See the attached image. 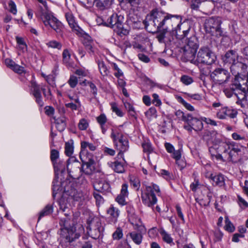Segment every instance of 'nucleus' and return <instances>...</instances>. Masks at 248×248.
Instances as JSON below:
<instances>
[{"label": "nucleus", "mask_w": 248, "mask_h": 248, "mask_svg": "<svg viewBox=\"0 0 248 248\" xmlns=\"http://www.w3.org/2000/svg\"><path fill=\"white\" fill-rule=\"evenodd\" d=\"M187 124H192L193 130L198 131H201L203 128V123L202 121L197 118L193 117L191 115L189 116Z\"/></svg>", "instance_id": "nucleus-26"}, {"label": "nucleus", "mask_w": 248, "mask_h": 248, "mask_svg": "<svg viewBox=\"0 0 248 248\" xmlns=\"http://www.w3.org/2000/svg\"><path fill=\"white\" fill-rule=\"evenodd\" d=\"M180 81L185 85H189L193 82L194 80L192 77L184 75L181 77Z\"/></svg>", "instance_id": "nucleus-44"}, {"label": "nucleus", "mask_w": 248, "mask_h": 248, "mask_svg": "<svg viewBox=\"0 0 248 248\" xmlns=\"http://www.w3.org/2000/svg\"><path fill=\"white\" fill-rule=\"evenodd\" d=\"M97 64L98 69L101 75L103 76H107L108 74L109 71L108 68L104 62L102 61H98Z\"/></svg>", "instance_id": "nucleus-32"}, {"label": "nucleus", "mask_w": 248, "mask_h": 248, "mask_svg": "<svg viewBox=\"0 0 248 248\" xmlns=\"http://www.w3.org/2000/svg\"><path fill=\"white\" fill-rule=\"evenodd\" d=\"M237 114V110L236 109L224 106L218 109L217 117L219 119H225L228 117L234 119L236 117Z\"/></svg>", "instance_id": "nucleus-18"}, {"label": "nucleus", "mask_w": 248, "mask_h": 248, "mask_svg": "<svg viewBox=\"0 0 248 248\" xmlns=\"http://www.w3.org/2000/svg\"><path fill=\"white\" fill-rule=\"evenodd\" d=\"M238 202L242 209H245L248 207V203L241 197L238 196Z\"/></svg>", "instance_id": "nucleus-60"}, {"label": "nucleus", "mask_w": 248, "mask_h": 248, "mask_svg": "<svg viewBox=\"0 0 248 248\" xmlns=\"http://www.w3.org/2000/svg\"><path fill=\"white\" fill-rule=\"evenodd\" d=\"M55 172H63L65 170V163L62 160H58L53 163Z\"/></svg>", "instance_id": "nucleus-35"}, {"label": "nucleus", "mask_w": 248, "mask_h": 248, "mask_svg": "<svg viewBox=\"0 0 248 248\" xmlns=\"http://www.w3.org/2000/svg\"><path fill=\"white\" fill-rule=\"evenodd\" d=\"M152 96L153 98L152 103L155 104L156 106H160L162 103L160 99L159 98L158 95L156 93H153Z\"/></svg>", "instance_id": "nucleus-63"}, {"label": "nucleus", "mask_w": 248, "mask_h": 248, "mask_svg": "<svg viewBox=\"0 0 248 248\" xmlns=\"http://www.w3.org/2000/svg\"><path fill=\"white\" fill-rule=\"evenodd\" d=\"M111 109L113 112H115L118 116L122 117L124 115L123 112L117 107L116 103H112L111 104Z\"/></svg>", "instance_id": "nucleus-54"}, {"label": "nucleus", "mask_w": 248, "mask_h": 248, "mask_svg": "<svg viewBox=\"0 0 248 248\" xmlns=\"http://www.w3.org/2000/svg\"><path fill=\"white\" fill-rule=\"evenodd\" d=\"M142 146L143 149V151L144 152L147 153H151L153 151V148L152 147L151 144L149 142H145L142 144Z\"/></svg>", "instance_id": "nucleus-57"}, {"label": "nucleus", "mask_w": 248, "mask_h": 248, "mask_svg": "<svg viewBox=\"0 0 248 248\" xmlns=\"http://www.w3.org/2000/svg\"><path fill=\"white\" fill-rule=\"evenodd\" d=\"M96 120L100 125H104L107 122V118L104 114H101L96 118Z\"/></svg>", "instance_id": "nucleus-61"}, {"label": "nucleus", "mask_w": 248, "mask_h": 248, "mask_svg": "<svg viewBox=\"0 0 248 248\" xmlns=\"http://www.w3.org/2000/svg\"><path fill=\"white\" fill-rule=\"evenodd\" d=\"M210 78L215 84L221 85L228 81L230 74L228 70L222 68H217L211 73Z\"/></svg>", "instance_id": "nucleus-14"}, {"label": "nucleus", "mask_w": 248, "mask_h": 248, "mask_svg": "<svg viewBox=\"0 0 248 248\" xmlns=\"http://www.w3.org/2000/svg\"><path fill=\"white\" fill-rule=\"evenodd\" d=\"M224 227L225 230L229 232H233L235 230L234 226L228 217L225 218V225Z\"/></svg>", "instance_id": "nucleus-50"}, {"label": "nucleus", "mask_w": 248, "mask_h": 248, "mask_svg": "<svg viewBox=\"0 0 248 248\" xmlns=\"http://www.w3.org/2000/svg\"><path fill=\"white\" fill-rule=\"evenodd\" d=\"M69 197L67 198L65 196H62L59 201L60 209L62 212H66L64 214L65 216H68L70 214V204L68 200L73 199L75 201H78L80 198V194L78 193L75 189H72V191H68Z\"/></svg>", "instance_id": "nucleus-12"}, {"label": "nucleus", "mask_w": 248, "mask_h": 248, "mask_svg": "<svg viewBox=\"0 0 248 248\" xmlns=\"http://www.w3.org/2000/svg\"><path fill=\"white\" fill-rule=\"evenodd\" d=\"M71 55L69 50L67 49H64L62 52V62L66 66H71Z\"/></svg>", "instance_id": "nucleus-36"}, {"label": "nucleus", "mask_w": 248, "mask_h": 248, "mask_svg": "<svg viewBox=\"0 0 248 248\" xmlns=\"http://www.w3.org/2000/svg\"><path fill=\"white\" fill-rule=\"evenodd\" d=\"M218 152L228 155L227 159L233 163L241 160V150L239 145L235 142H222L218 146Z\"/></svg>", "instance_id": "nucleus-4"}, {"label": "nucleus", "mask_w": 248, "mask_h": 248, "mask_svg": "<svg viewBox=\"0 0 248 248\" xmlns=\"http://www.w3.org/2000/svg\"><path fill=\"white\" fill-rule=\"evenodd\" d=\"M11 69L18 74H21L24 72V67L16 64V63Z\"/></svg>", "instance_id": "nucleus-64"}, {"label": "nucleus", "mask_w": 248, "mask_h": 248, "mask_svg": "<svg viewBox=\"0 0 248 248\" xmlns=\"http://www.w3.org/2000/svg\"><path fill=\"white\" fill-rule=\"evenodd\" d=\"M130 184L133 188L138 190L140 187V182L137 177L135 176H130Z\"/></svg>", "instance_id": "nucleus-39"}, {"label": "nucleus", "mask_w": 248, "mask_h": 248, "mask_svg": "<svg viewBox=\"0 0 248 248\" xmlns=\"http://www.w3.org/2000/svg\"><path fill=\"white\" fill-rule=\"evenodd\" d=\"M84 46L86 47L87 51L89 53H93V41L91 39V37L89 36H87L84 38L83 42Z\"/></svg>", "instance_id": "nucleus-31"}, {"label": "nucleus", "mask_w": 248, "mask_h": 248, "mask_svg": "<svg viewBox=\"0 0 248 248\" xmlns=\"http://www.w3.org/2000/svg\"><path fill=\"white\" fill-rule=\"evenodd\" d=\"M186 24L180 23L178 17L174 18L172 15L165 16L164 21V30L174 31L177 39L182 40L187 37L190 31V27L185 28Z\"/></svg>", "instance_id": "nucleus-2"}, {"label": "nucleus", "mask_w": 248, "mask_h": 248, "mask_svg": "<svg viewBox=\"0 0 248 248\" xmlns=\"http://www.w3.org/2000/svg\"><path fill=\"white\" fill-rule=\"evenodd\" d=\"M156 38L160 43H164L166 45H170L174 43L176 35L174 31L164 30L159 31Z\"/></svg>", "instance_id": "nucleus-16"}, {"label": "nucleus", "mask_w": 248, "mask_h": 248, "mask_svg": "<svg viewBox=\"0 0 248 248\" xmlns=\"http://www.w3.org/2000/svg\"><path fill=\"white\" fill-rule=\"evenodd\" d=\"M111 166L116 172L123 173L125 171L124 165L118 161L111 162Z\"/></svg>", "instance_id": "nucleus-33"}, {"label": "nucleus", "mask_w": 248, "mask_h": 248, "mask_svg": "<svg viewBox=\"0 0 248 248\" xmlns=\"http://www.w3.org/2000/svg\"><path fill=\"white\" fill-rule=\"evenodd\" d=\"M145 115L149 118L152 117H156V110L155 108H150L146 112Z\"/></svg>", "instance_id": "nucleus-53"}, {"label": "nucleus", "mask_w": 248, "mask_h": 248, "mask_svg": "<svg viewBox=\"0 0 248 248\" xmlns=\"http://www.w3.org/2000/svg\"><path fill=\"white\" fill-rule=\"evenodd\" d=\"M61 183L58 182L57 179L55 178L53 181V196L55 197L56 195L58 193L59 191L62 190V186L60 185Z\"/></svg>", "instance_id": "nucleus-38"}, {"label": "nucleus", "mask_w": 248, "mask_h": 248, "mask_svg": "<svg viewBox=\"0 0 248 248\" xmlns=\"http://www.w3.org/2000/svg\"><path fill=\"white\" fill-rule=\"evenodd\" d=\"M65 17L69 25L73 30L78 31L80 29L76 22L75 18L71 13L68 12L65 14Z\"/></svg>", "instance_id": "nucleus-27"}, {"label": "nucleus", "mask_w": 248, "mask_h": 248, "mask_svg": "<svg viewBox=\"0 0 248 248\" xmlns=\"http://www.w3.org/2000/svg\"><path fill=\"white\" fill-rule=\"evenodd\" d=\"M95 162L92 156L81 165V172L87 175H92L95 171Z\"/></svg>", "instance_id": "nucleus-22"}, {"label": "nucleus", "mask_w": 248, "mask_h": 248, "mask_svg": "<svg viewBox=\"0 0 248 248\" xmlns=\"http://www.w3.org/2000/svg\"><path fill=\"white\" fill-rule=\"evenodd\" d=\"M89 7L95 5L98 9L101 11L108 10L111 8L114 0H85Z\"/></svg>", "instance_id": "nucleus-19"}, {"label": "nucleus", "mask_w": 248, "mask_h": 248, "mask_svg": "<svg viewBox=\"0 0 248 248\" xmlns=\"http://www.w3.org/2000/svg\"><path fill=\"white\" fill-rule=\"evenodd\" d=\"M175 114L179 120L186 123L188 121L187 120L189 119V116L191 115L190 114L185 115L184 112L180 110H177L175 112Z\"/></svg>", "instance_id": "nucleus-42"}, {"label": "nucleus", "mask_w": 248, "mask_h": 248, "mask_svg": "<svg viewBox=\"0 0 248 248\" xmlns=\"http://www.w3.org/2000/svg\"><path fill=\"white\" fill-rule=\"evenodd\" d=\"M236 88L238 93L241 96H238V99L245 101L247 100V94L248 93V79L246 77L236 76L233 83L232 84V88Z\"/></svg>", "instance_id": "nucleus-11"}, {"label": "nucleus", "mask_w": 248, "mask_h": 248, "mask_svg": "<svg viewBox=\"0 0 248 248\" xmlns=\"http://www.w3.org/2000/svg\"><path fill=\"white\" fill-rule=\"evenodd\" d=\"M199 47V40L195 35H192L185 40L183 49L184 57L187 61L196 54Z\"/></svg>", "instance_id": "nucleus-10"}, {"label": "nucleus", "mask_w": 248, "mask_h": 248, "mask_svg": "<svg viewBox=\"0 0 248 248\" xmlns=\"http://www.w3.org/2000/svg\"><path fill=\"white\" fill-rule=\"evenodd\" d=\"M8 6L9 12L14 15H16L17 9L15 2L12 0H10L8 3Z\"/></svg>", "instance_id": "nucleus-58"}, {"label": "nucleus", "mask_w": 248, "mask_h": 248, "mask_svg": "<svg viewBox=\"0 0 248 248\" xmlns=\"http://www.w3.org/2000/svg\"><path fill=\"white\" fill-rule=\"evenodd\" d=\"M78 82L77 78L75 76H71L68 81L71 88H75Z\"/></svg>", "instance_id": "nucleus-59"}, {"label": "nucleus", "mask_w": 248, "mask_h": 248, "mask_svg": "<svg viewBox=\"0 0 248 248\" xmlns=\"http://www.w3.org/2000/svg\"><path fill=\"white\" fill-rule=\"evenodd\" d=\"M94 189L97 192L105 193L109 191V184L103 180H97L93 184Z\"/></svg>", "instance_id": "nucleus-24"}, {"label": "nucleus", "mask_w": 248, "mask_h": 248, "mask_svg": "<svg viewBox=\"0 0 248 248\" xmlns=\"http://www.w3.org/2000/svg\"><path fill=\"white\" fill-rule=\"evenodd\" d=\"M216 55L206 46L201 47L197 55H194L187 61L199 66L200 64L210 65L214 63L216 60Z\"/></svg>", "instance_id": "nucleus-5"}, {"label": "nucleus", "mask_w": 248, "mask_h": 248, "mask_svg": "<svg viewBox=\"0 0 248 248\" xmlns=\"http://www.w3.org/2000/svg\"><path fill=\"white\" fill-rule=\"evenodd\" d=\"M65 106L72 110H77L81 106L80 103L70 102L66 103Z\"/></svg>", "instance_id": "nucleus-56"}, {"label": "nucleus", "mask_w": 248, "mask_h": 248, "mask_svg": "<svg viewBox=\"0 0 248 248\" xmlns=\"http://www.w3.org/2000/svg\"><path fill=\"white\" fill-rule=\"evenodd\" d=\"M224 92L228 97H231L233 94L236 95L237 97L238 96H241L238 93V91H236V88L234 87L233 89H232V84L231 85L230 88L225 89L224 90Z\"/></svg>", "instance_id": "nucleus-43"}, {"label": "nucleus", "mask_w": 248, "mask_h": 248, "mask_svg": "<svg viewBox=\"0 0 248 248\" xmlns=\"http://www.w3.org/2000/svg\"><path fill=\"white\" fill-rule=\"evenodd\" d=\"M129 235L133 241L137 245H140L142 239V236L140 233H138L136 232H130Z\"/></svg>", "instance_id": "nucleus-34"}, {"label": "nucleus", "mask_w": 248, "mask_h": 248, "mask_svg": "<svg viewBox=\"0 0 248 248\" xmlns=\"http://www.w3.org/2000/svg\"><path fill=\"white\" fill-rule=\"evenodd\" d=\"M59 157V153L57 150L55 149H53L51 151L50 159L51 161L52 162V163H55V162L57 161Z\"/></svg>", "instance_id": "nucleus-51"}, {"label": "nucleus", "mask_w": 248, "mask_h": 248, "mask_svg": "<svg viewBox=\"0 0 248 248\" xmlns=\"http://www.w3.org/2000/svg\"><path fill=\"white\" fill-rule=\"evenodd\" d=\"M37 16L43 22L46 27L53 29L58 34L62 35V23L54 16L53 13L47 7L39 8Z\"/></svg>", "instance_id": "nucleus-3"}, {"label": "nucleus", "mask_w": 248, "mask_h": 248, "mask_svg": "<svg viewBox=\"0 0 248 248\" xmlns=\"http://www.w3.org/2000/svg\"><path fill=\"white\" fill-rule=\"evenodd\" d=\"M230 69L231 72L235 76V78H236V76H240L241 75L246 72L247 66L238 60L233 64L230 66Z\"/></svg>", "instance_id": "nucleus-21"}, {"label": "nucleus", "mask_w": 248, "mask_h": 248, "mask_svg": "<svg viewBox=\"0 0 248 248\" xmlns=\"http://www.w3.org/2000/svg\"><path fill=\"white\" fill-rule=\"evenodd\" d=\"M89 126V123L85 119H81L78 124V127L81 130H86Z\"/></svg>", "instance_id": "nucleus-49"}, {"label": "nucleus", "mask_w": 248, "mask_h": 248, "mask_svg": "<svg viewBox=\"0 0 248 248\" xmlns=\"http://www.w3.org/2000/svg\"><path fill=\"white\" fill-rule=\"evenodd\" d=\"M62 218L60 221V245L63 248H67L72 246V243L77 240L84 230L83 226L79 224L77 227H70V218L67 216Z\"/></svg>", "instance_id": "nucleus-1"}, {"label": "nucleus", "mask_w": 248, "mask_h": 248, "mask_svg": "<svg viewBox=\"0 0 248 248\" xmlns=\"http://www.w3.org/2000/svg\"><path fill=\"white\" fill-rule=\"evenodd\" d=\"M65 153L67 156H70L73 153V146L72 144L66 142L65 145Z\"/></svg>", "instance_id": "nucleus-52"}, {"label": "nucleus", "mask_w": 248, "mask_h": 248, "mask_svg": "<svg viewBox=\"0 0 248 248\" xmlns=\"http://www.w3.org/2000/svg\"><path fill=\"white\" fill-rule=\"evenodd\" d=\"M76 240L72 243V246L68 247L67 248H92V245L89 242H86L84 244H82L80 242H78L76 245H74V243Z\"/></svg>", "instance_id": "nucleus-40"}, {"label": "nucleus", "mask_w": 248, "mask_h": 248, "mask_svg": "<svg viewBox=\"0 0 248 248\" xmlns=\"http://www.w3.org/2000/svg\"><path fill=\"white\" fill-rule=\"evenodd\" d=\"M31 87L34 97L35 98L36 102L40 106L42 107L44 106V102L42 99L41 90L43 91V94L45 96H47V94L46 90L45 87L42 86L40 88V85H38L35 81L31 80Z\"/></svg>", "instance_id": "nucleus-17"}, {"label": "nucleus", "mask_w": 248, "mask_h": 248, "mask_svg": "<svg viewBox=\"0 0 248 248\" xmlns=\"http://www.w3.org/2000/svg\"><path fill=\"white\" fill-rule=\"evenodd\" d=\"M123 236V233L122 230L120 228H117L112 234L113 239L116 240L120 239L122 238Z\"/></svg>", "instance_id": "nucleus-55"}, {"label": "nucleus", "mask_w": 248, "mask_h": 248, "mask_svg": "<svg viewBox=\"0 0 248 248\" xmlns=\"http://www.w3.org/2000/svg\"><path fill=\"white\" fill-rule=\"evenodd\" d=\"M210 178L216 185L221 186L224 185V177L223 175L221 174L215 175H213L212 174L210 175Z\"/></svg>", "instance_id": "nucleus-30"}, {"label": "nucleus", "mask_w": 248, "mask_h": 248, "mask_svg": "<svg viewBox=\"0 0 248 248\" xmlns=\"http://www.w3.org/2000/svg\"><path fill=\"white\" fill-rule=\"evenodd\" d=\"M120 211L118 208L111 205L107 210V213L108 216L109 222L110 224L115 223L118 220Z\"/></svg>", "instance_id": "nucleus-23"}, {"label": "nucleus", "mask_w": 248, "mask_h": 248, "mask_svg": "<svg viewBox=\"0 0 248 248\" xmlns=\"http://www.w3.org/2000/svg\"><path fill=\"white\" fill-rule=\"evenodd\" d=\"M88 149L91 151H94L96 149V146L94 144L87 141L81 142V153L83 154L87 152Z\"/></svg>", "instance_id": "nucleus-28"}, {"label": "nucleus", "mask_w": 248, "mask_h": 248, "mask_svg": "<svg viewBox=\"0 0 248 248\" xmlns=\"http://www.w3.org/2000/svg\"><path fill=\"white\" fill-rule=\"evenodd\" d=\"M56 127L60 132L64 130L66 124L64 121L62 119H57L55 121Z\"/></svg>", "instance_id": "nucleus-47"}, {"label": "nucleus", "mask_w": 248, "mask_h": 248, "mask_svg": "<svg viewBox=\"0 0 248 248\" xmlns=\"http://www.w3.org/2000/svg\"><path fill=\"white\" fill-rule=\"evenodd\" d=\"M160 234L164 241L168 244L172 243V238L171 237L170 234L167 233L165 231H162L160 232Z\"/></svg>", "instance_id": "nucleus-45"}, {"label": "nucleus", "mask_w": 248, "mask_h": 248, "mask_svg": "<svg viewBox=\"0 0 248 248\" xmlns=\"http://www.w3.org/2000/svg\"><path fill=\"white\" fill-rule=\"evenodd\" d=\"M16 39L17 43L19 46L20 48L23 51L26 50L27 46L25 42L24 39L22 37L16 36Z\"/></svg>", "instance_id": "nucleus-48"}, {"label": "nucleus", "mask_w": 248, "mask_h": 248, "mask_svg": "<svg viewBox=\"0 0 248 248\" xmlns=\"http://www.w3.org/2000/svg\"><path fill=\"white\" fill-rule=\"evenodd\" d=\"M46 45L49 47L57 48L59 50H60L62 47L61 43L55 40H52L46 43Z\"/></svg>", "instance_id": "nucleus-46"}, {"label": "nucleus", "mask_w": 248, "mask_h": 248, "mask_svg": "<svg viewBox=\"0 0 248 248\" xmlns=\"http://www.w3.org/2000/svg\"><path fill=\"white\" fill-rule=\"evenodd\" d=\"M181 152L182 150L181 149H179L177 150H174L172 153H171V157L175 159L176 164H178L179 166H180V169H182L185 166V163L184 162H182V164H179V161H180V159L181 158Z\"/></svg>", "instance_id": "nucleus-29"}, {"label": "nucleus", "mask_w": 248, "mask_h": 248, "mask_svg": "<svg viewBox=\"0 0 248 248\" xmlns=\"http://www.w3.org/2000/svg\"><path fill=\"white\" fill-rule=\"evenodd\" d=\"M53 211V209L52 206L50 204L47 205L40 213L38 220H40V218L43 217L50 215L52 213Z\"/></svg>", "instance_id": "nucleus-37"}, {"label": "nucleus", "mask_w": 248, "mask_h": 248, "mask_svg": "<svg viewBox=\"0 0 248 248\" xmlns=\"http://www.w3.org/2000/svg\"><path fill=\"white\" fill-rule=\"evenodd\" d=\"M124 20L123 16L117 14H113L108 19V26L121 37L128 35L129 31L128 28L123 25Z\"/></svg>", "instance_id": "nucleus-7"}, {"label": "nucleus", "mask_w": 248, "mask_h": 248, "mask_svg": "<svg viewBox=\"0 0 248 248\" xmlns=\"http://www.w3.org/2000/svg\"><path fill=\"white\" fill-rule=\"evenodd\" d=\"M165 14L156 10H153L151 15L144 21L145 27H152L155 31H158L164 27V21L165 19Z\"/></svg>", "instance_id": "nucleus-8"}, {"label": "nucleus", "mask_w": 248, "mask_h": 248, "mask_svg": "<svg viewBox=\"0 0 248 248\" xmlns=\"http://www.w3.org/2000/svg\"><path fill=\"white\" fill-rule=\"evenodd\" d=\"M111 137L115 143L117 149L119 150L118 156L122 157L123 153L126 151L129 148L127 138L121 133L115 132L113 130H112Z\"/></svg>", "instance_id": "nucleus-13"}, {"label": "nucleus", "mask_w": 248, "mask_h": 248, "mask_svg": "<svg viewBox=\"0 0 248 248\" xmlns=\"http://www.w3.org/2000/svg\"><path fill=\"white\" fill-rule=\"evenodd\" d=\"M159 193L160 189L156 185L152 183L146 186L145 189L141 193L142 202L148 207H152L157 201L156 195H159Z\"/></svg>", "instance_id": "nucleus-6"}, {"label": "nucleus", "mask_w": 248, "mask_h": 248, "mask_svg": "<svg viewBox=\"0 0 248 248\" xmlns=\"http://www.w3.org/2000/svg\"><path fill=\"white\" fill-rule=\"evenodd\" d=\"M127 187L128 186L127 184H123L120 194L117 196L115 199L116 201L122 206L126 205L127 203L125 198L127 197L128 195Z\"/></svg>", "instance_id": "nucleus-25"}, {"label": "nucleus", "mask_w": 248, "mask_h": 248, "mask_svg": "<svg viewBox=\"0 0 248 248\" xmlns=\"http://www.w3.org/2000/svg\"><path fill=\"white\" fill-rule=\"evenodd\" d=\"M67 168L69 175L73 179H78L81 175V164L75 157L69 158L67 161Z\"/></svg>", "instance_id": "nucleus-15"}, {"label": "nucleus", "mask_w": 248, "mask_h": 248, "mask_svg": "<svg viewBox=\"0 0 248 248\" xmlns=\"http://www.w3.org/2000/svg\"><path fill=\"white\" fill-rule=\"evenodd\" d=\"M221 24V20L218 17H212L206 19L204 22V29L206 32L217 37L222 36Z\"/></svg>", "instance_id": "nucleus-9"}, {"label": "nucleus", "mask_w": 248, "mask_h": 248, "mask_svg": "<svg viewBox=\"0 0 248 248\" xmlns=\"http://www.w3.org/2000/svg\"><path fill=\"white\" fill-rule=\"evenodd\" d=\"M238 59V55L237 53L233 50L228 51L224 56H222V60L224 63L228 64L230 66L236 62Z\"/></svg>", "instance_id": "nucleus-20"}, {"label": "nucleus", "mask_w": 248, "mask_h": 248, "mask_svg": "<svg viewBox=\"0 0 248 248\" xmlns=\"http://www.w3.org/2000/svg\"><path fill=\"white\" fill-rule=\"evenodd\" d=\"M90 231L91 234L93 236V237L95 238L98 237L100 233V231L98 227L97 229L93 228L92 226L90 227Z\"/></svg>", "instance_id": "nucleus-62"}, {"label": "nucleus", "mask_w": 248, "mask_h": 248, "mask_svg": "<svg viewBox=\"0 0 248 248\" xmlns=\"http://www.w3.org/2000/svg\"><path fill=\"white\" fill-rule=\"evenodd\" d=\"M177 101L182 104L187 110L189 111H194V108L190 104L187 103L181 96H178L176 97Z\"/></svg>", "instance_id": "nucleus-41"}]
</instances>
